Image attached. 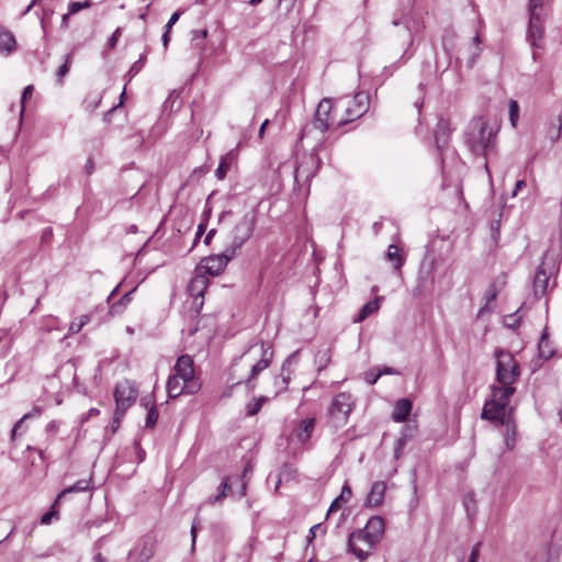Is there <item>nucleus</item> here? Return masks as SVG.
Returning a JSON list of instances; mask_svg holds the SVG:
<instances>
[{
  "mask_svg": "<svg viewBox=\"0 0 562 562\" xmlns=\"http://www.w3.org/2000/svg\"><path fill=\"white\" fill-rule=\"evenodd\" d=\"M384 520L380 516L371 517L363 529L349 537V548L360 560H366L380 542L384 533Z\"/></svg>",
  "mask_w": 562,
  "mask_h": 562,
  "instance_id": "f257e3e1",
  "label": "nucleus"
},
{
  "mask_svg": "<svg viewBox=\"0 0 562 562\" xmlns=\"http://www.w3.org/2000/svg\"><path fill=\"white\" fill-rule=\"evenodd\" d=\"M527 12L529 15L528 41L532 47L540 48L544 35V22L549 12L547 0H529Z\"/></svg>",
  "mask_w": 562,
  "mask_h": 562,
  "instance_id": "f03ea898",
  "label": "nucleus"
},
{
  "mask_svg": "<svg viewBox=\"0 0 562 562\" xmlns=\"http://www.w3.org/2000/svg\"><path fill=\"white\" fill-rule=\"evenodd\" d=\"M494 357L496 359V381L498 384H514L520 375V369L514 356L503 349H496Z\"/></svg>",
  "mask_w": 562,
  "mask_h": 562,
  "instance_id": "7ed1b4c3",
  "label": "nucleus"
},
{
  "mask_svg": "<svg viewBox=\"0 0 562 562\" xmlns=\"http://www.w3.org/2000/svg\"><path fill=\"white\" fill-rule=\"evenodd\" d=\"M493 130L487 123L474 121L468 133L467 143L474 154H485V150L493 144Z\"/></svg>",
  "mask_w": 562,
  "mask_h": 562,
  "instance_id": "20e7f679",
  "label": "nucleus"
},
{
  "mask_svg": "<svg viewBox=\"0 0 562 562\" xmlns=\"http://www.w3.org/2000/svg\"><path fill=\"white\" fill-rule=\"evenodd\" d=\"M137 389L130 380L119 382L114 390L115 398V422H119L124 416L125 412L136 401Z\"/></svg>",
  "mask_w": 562,
  "mask_h": 562,
  "instance_id": "39448f33",
  "label": "nucleus"
},
{
  "mask_svg": "<svg viewBox=\"0 0 562 562\" xmlns=\"http://www.w3.org/2000/svg\"><path fill=\"white\" fill-rule=\"evenodd\" d=\"M392 24L396 27L403 26V30H401L397 35L404 38L407 48L413 46L415 36L425 30L424 19L416 13H407L401 19H394Z\"/></svg>",
  "mask_w": 562,
  "mask_h": 562,
  "instance_id": "423d86ee",
  "label": "nucleus"
},
{
  "mask_svg": "<svg viewBox=\"0 0 562 562\" xmlns=\"http://www.w3.org/2000/svg\"><path fill=\"white\" fill-rule=\"evenodd\" d=\"M557 272L555 259L546 252L541 263L538 266L533 279V293L537 297L546 294L550 278Z\"/></svg>",
  "mask_w": 562,
  "mask_h": 562,
  "instance_id": "0eeeda50",
  "label": "nucleus"
},
{
  "mask_svg": "<svg viewBox=\"0 0 562 562\" xmlns=\"http://www.w3.org/2000/svg\"><path fill=\"white\" fill-rule=\"evenodd\" d=\"M321 167V159L315 153L303 154L299 158L294 179L299 186H308Z\"/></svg>",
  "mask_w": 562,
  "mask_h": 562,
  "instance_id": "6e6552de",
  "label": "nucleus"
},
{
  "mask_svg": "<svg viewBox=\"0 0 562 562\" xmlns=\"http://www.w3.org/2000/svg\"><path fill=\"white\" fill-rule=\"evenodd\" d=\"M234 256V250L225 249L223 254L205 257L195 267L196 271L202 272L207 278L217 277L225 270Z\"/></svg>",
  "mask_w": 562,
  "mask_h": 562,
  "instance_id": "1a4fd4ad",
  "label": "nucleus"
},
{
  "mask_svg": "<svg viewBox=\"0 0 562 562\" xmlns=\"http://www.w3.org/2000/svg\"><path fill=\"white\" fill-rule=\"evenodd\" d=\"M255 225V215L250 213L245 214L233 228L232 241L226 249L234 250L235 255L236 251L240 249L241 246L251 237Z\"/></svg>",
  "mask_w": 562,
  "mask_h": 562,
  "instance_id": "9d476101",
  "label": "nucleus"
},
{
  "mask_svg": "<svg viewBox=\"0 0 562 562\" xmlns=\"http://www.w3.org/2000/svg\"><path fill=\"white\" fill-rule=\"evenodd\" d=\"M342 105L345 115L337 121L338 126L361 117L369 109V95L366 92H358Z\"/></svg>",
  "mask_w": 562,
  "mask_h": 562,
  "instance_id": "9b49d317",
  "label": "nucleus"
},
{
  "mask_svg": "<svg viewBox=\"0 0 562 562\" xmlns=\"http://www.w3.org/2000/svg\"><path fill=\"white\" fill-rule=\"evenodd\" d=\"M355 407V402L351 394L341 392L337 394L330 404L329 414L337 425H345L348 420L349 414Z\"/></svg>",
  "mask_w": 562,
  "mask_h": 562,
  "instance_id": "f8f14e48",
  "label": "nucleus"
},
{
  "mask_svg": "<svg viewBox=\"0 0 562 562\" xmlns=\"http://www.w3.org/2000/svg\"><path fill=\"white\" fill-rule=\"evenodd\" d=\"M260 352H261V357L259 360H257L256 363L251 364L250 373L247 376V379L245 381H243V380L236 381L234 384L238 385V384L245 383L249 391H252L255 389L254 381L256 380V378L259 375L260 372H262L270 366L272 358H273V350L270 346H266L265 344H261Z\"/></svg>",
  "mask_w": 562,
  "mask_h": 562,
  "instance_id": "ddd939ff",
  "label": "nucleus"
},
{
  "mask_svg": "<svg viewBox=\"0 0 562 562\" xmlns=\"http://www.w3.org/2000/svg\"><path fill=\"white\" fill-rule=\"evenodd\" d=\"M333 111V100L329 98L323 99L315 111L313 125L322 133L329 130L333 125L337 124Z\"/></svg>",
  "mask_w": 562,
  "mask_h": 562,
  "instance_id": "4468645a",
  "label": "nucleus"
},
{
  "mask_svg": "<svg viewBox=\"0 0 562 562\" xmlns=\"http://www.w3.org/2000/svg\"><path fill=\"white\" fill-rule=\"evenodd\" d=\"M481 417L504 425L508 430L510 428L512 417L507 413V408L499 406L492 400L485 402Z\"/></svg>",
  "mask_w": 562,
  "mask_h": 562,
  "instance_id": "2eb2a0df",
  "label": "nucleus"
},
{
  "mask_svg": "<svg viewBox=\"0 0 562 562\" xmlns=\"http://www.w3.org/2000/svg\"><path fill=\"white\" fill-rule=\"evenodd\" d=\"M201 387L200 382H191L190 384L183 382L182 379L176 374L169 376L167 381V393L170 398H176L183 393L194 394Z\"/></svg>",
  "mask_w": 562,
  "mask_h": 562,
  "instance_id": "dca6fc26",
  "label": "nucleus"
},
{
  "mask_svg": "<svg viewBox=\"0 0 562 562\" xmlns=\"http://www.w3.org/2000/svg\"><path fill=\"white\" fill-rule=\"evenodd\" d=\"M297 361V352L291 353L281 367L280 375L274 378L276 393L274 396L285 392L288 390V385L291 381L293 369L292 364H295Z\"/></svg>",
  "mask_w": 562,
  "mask_h": 562,
  "instance_id": "f3484780",
  "label": "nucleus"
},
{
  "mask_svg": "<svg viewBox=\"0 0 562 562\" xmlns=\"http://www.w3.org/2000/svg\"><path fill=\"white\" fill-rule=\"evenodd\" d=\"M434 267L435 261L432 259L422 261L417 276V285L413 291L414 295H420L424 291L431 288L434 283Z\"/></svg>",
  "mask_w": 562,
  "mask_h": 562,
  "instance_id": "a211bd4d",
  "label": "nucleus"
},
{
  "mask_svg": "<svg viewBox=\"0 0 562 562\" xmlns=\"http://www.w3.org/2000/svg\"><path fill=\"white\" fill-rule=\"evenodd\" d=\"M209 286V278L195 270L194 277L191 279L188 285V292L190 296L194 299V305L201 307L203 305V295Z\"/></svg>",
  "mask_w": 562,
  "mask_h": 562,
  "instance_id": "6ab92c4d",
  "label": "nucleus"
},
{
  "mask_svg": "<svg viewBox=\"0 0 562 562\" xmlns=\"http://www.w3.org/2000/svg\"><path fill=\"white\" fill-rule=\"evenodd\" d=\"M173 371H175L173 374L180 376L183 382H187L189 384L191 382H199L195 379L193 360L188 355H183L178 358V360L173 367Z\"/></svg>",
  "mask_w": 562,
  "mask_h": 562,
  "instance_id": "aec40b11",
  "label": "nucleus"
},
{
  "mask_svg": "<svg viewBox=\"0 0 562 562\" xmlns=\"http://www.w3.org/2000/svg\"><path fill=\"white\" fill-rule=\"evenodd\" d=\"M315 428V418L308 417L302 419L297 426L293 429L291 438L300 443H305L311 438Z\"/></svg>",
  "mask_w": 562,
  "mask_h": 562,
  "instance_id": "412c9836",
  "label": "nucleus"
},
{
  "mask_svg": "<svg viewBox=\"0 0 562 562\" xmlns=\"http://www.w3.org/2000/svg\"><path fill=\"white\" fill-rule=\"evenodd\" d=\"M515 393V387L513 384H499L492 386V397L499 406H505L507 408L508 403L513 394Z\"/></svg>",
  "mask_w": 562,
  "mask_h": 562,
  "instance_id": "4be33fe9",
  "label": "nucleus"
},
{
  "mask_svg": "<svg viewBox=\"0 0 562 562\" xmlns=\"http://www.w3.org/2000/svg\"><path fill=\"white\" fill-rule=\"evenodd\" d=\"M505 285H506V274L501 273L491 282V284L486 289V291L484 293V299H485L486 303H485V306L480 310V313H482L487 307V305L497 297V295L505 288Z\"/></svg>",
  "mask_w": 562,
  "mask_h": 562,
  "instance_id": "5701e85b",
  "label": "nucleus"
},
{
  "mask_svg": "<svg viewBox=\"0 0 562 562\" xmlns=\"http://www.w3.org/2000/svg\"><path fill=\"white\" fill-rule=\"evenodd\" d=\"M450 122L440 117L435 128V142L439 150H442L449 143Z\"/></svg>",
  "mask_w": 562,
  "mask_h": 562,
  "instance_id": "b1692460",
  "label": "nucleus"
},
{
  "mask_svg": "<svg viewBox=\"0 0 562 562\" xmlns=\"http://www.w3.org/2000/svg\"><path fill=\"white\" fill-rule=\"evenodd\" d=\"M386 491V484L382 481H376L372 484L371 490L367 496L366 504L370 507H378L382 505Z\"/></svg>",
  "mask_w": 562,
  "mask_h": 562,
  "instance_id": "393cba45",
  "label": "nucleus"
},
{
  "mask_svg": "<svg viewBox=\"0 0 562 562\" xmlns=\"http://www.w3.org/2000/svg\"><path fill=\"white\" fill-rule=\"evenodd\" d=\"M413 404L407 398H401L395 403L392 412V418L396 423H403L407 419L412 412Z\"/></svg>",
  "mask_w": 562,
  "mask_h": 562,
  "instance_id": "a878e982",
  "label": "nucleus"
},
{
  "mask_svg": "<svg viewBox=\"0 0 562 562\" xmlns=\"http://www.w3.org/2000/svg\"><path fill=\"white\" fill-rule=\"evenodd\" d=\"M92 488L91 486V479H82V480H78L75 484H72L71 486L67 487V488H64L58 495H57V498L55 499V503H58L60 502L61 498H64L67 494L69 493H81V492H87V491H90Z\"/></svg>",
  "mask_w": 562,
  "mask_h": 562,
  "instance_id": "bb28decb",
  "label": "nucleus"
},
{
  "mask_svg": "<svg viewBox=\"0 0 562 562\" xmlns=\"http://www.w3.org/2000/svg\"><path fill=\"white\" fill-rule=\"evenodd\" d=\"M380 301L381 297H375L374 300L366 303L359 311L358 315L355 317V323H361L372 314L376 313L380 308Z\"/></svg>",
  "mask_w": 562,
  "mask_h": 562,
  "instance_id": "cd10ccee",
  "label": "nucleus"
},
{
  "mask_svg": "<svg viewBox=\"0 0 562 562\" xmlns=\"http://www.w3.org/2000/svg\"><path fill=\"white\" fill-rule=\"evenodd\" d=\"M155 553V544L149 539L144 540L140 544V547L135 548L134 550L130 551V557H134L137 554L142 558L143 561L149 562V560L154 557Z\"/></svg>",
  "mask_w": 562,
  "mask_h": 562,
  "instance_id": "c85d7f7f",
  "label": "nucleus"
},
{
  "mask_svg": "<svg viewBox=\"0 0 562 562\" xmlns=\"http://www.w3.org/2000/svg\"><path fill=\"white\" fill-rule=\"evenodd\" d=\"M16 47L14 35L8 30H0V52L10 54Z\"/></svg>",
  "mask_w": 562,
  "mask_h": 562,
  "instance_id": "c756f323",
  "label": "nucleus"
},
{
  "mask_svg": "<svg viewBox=\"0 0 562 562\" xmlns=\"http://www.w3.org/2000/svg\"><path fill=\"white\" fill-rule=\"evenodd\" d=\"M386 258L393 263L394 270H401L404 265V257L400 252V248L396 245H390L386 251Z\"/></svg>",
  "mask_w": 562,
  "mask_h": 562,
  "instance_id": "7c9ffc66",
  "label": "nucleus"
},
{
  "mask_svg": "<svg viewBox=\"0 0 562 562\" xmlns=\"http://www.w3.org/2000/svg\"><path fill=\"white\" fill-rule=\"evenodd\" d=\"M539 356L546 360L550 359L554 355V350L552 349L549 340L548 333L544 330L540 337L538 344Z\"/></svg>",
  "mask_w": 562,
  "mask_h": 562,
  "instance_id": "2f4dec72",
  "label": "nucleus"
},
{
  "mask_svg": "<svg viewBox=\"0 0 562 562\" xmlns=\"http://www.w3.org/2000/svg\"><path fill=\"white\" fill-rule=\"evenodd\" d=\"M234 159H235V154L233 151L227 153L226 155H224L221 158L220 165L215 170V176L218 180H222L225 178V176L228 171V168H229L231 164L234 161Z\"/></svg>",
  "mask_w": 562,
  "mask_h": 562,
  "instance_id": "473e14b6",
  "label": "nucleus"
},
{
  "mask_svg": "<svg viewBox=\"0 0 562 562\" xmlns=\"http://www.w3.org/2000/svg\"><path fill=\"white\" fill-rule=\"evenodd\" d=\"M134 291H135V289H133L131 292L125 293L116 303L111 304L109 313L111 315H119V314L123 313V311L126 308V306L131 302V300H132L131 295Z\"/></svg>",
  "mask_w": 562,
  "mask_h": 562,
  "instance_id": "72a5a7b5",
  "label": "nucleus"
},
{
  "mask_svg": "<svg viewBox=\"0 0 562 562\" xmlns=\"http://www.w3.org/2000/svg\"><path fill=\"white\" fill-rule=\"evenodd\" d=\"M352 495L351 488L346 484L341 488V493L336 497L329 506L328 514L337 510L342 503H347Z\"/></svg>",
  "mask_w": 562,
  "mask_h": 562,
  "instance_id": "f704fd0d",
  "label": "nucleus"
},
{
  "mask_svg": "<svg viewBox=\"0 0 562 562\" xmlns=\"http://www.w3.org/2000/svg\"><path fill=\"white\" fill-rule=\"evenodd\" d=\"M42 414L40 407H34L30 413H26L20 418L12 428L11 438L14 439L18 430L22 427L23 423L30 418L38 417Z\"/></svg>",
  "mask_w": 562,
  "mask_h": 562,
  "instance_id": "c9c22d12",
  "label": "nucleus"
},
{
  "mask_svg": "<svg viewBox=\"0 0 562 562\" xmlns=\"http://www.w3.org/2000/svg\"><path fill=\"white\" fill-rule=\"evenodd\" d=\"M520 321H521V316L519 315V310L516 311L515 313L505 315L503 318L504 326H506L507 328H510V329L518 328Z\"/></svg>",
  "mask_w": 562,
  "mask_h": 562,
  "instance_id": "e433bc0d",
  "label": "nucleus"
},
{
  "mask_svg": "<svg viewBox=\"0 0 562 562\" xmlns=\"http://www.w3.org/2000/svg\"><path fill=\"white\" fill-rule=\"evenodd\" d=\"M269 401L268 396H259L252 403L247 405V415L254 416L256 415L262 407V405Z\"/></svg>",
  "mask_w": 562,
  "mask_h": 562,
  "instance_id": "4c0bfd02",
  "label": "nucleus"
},
{
  "mask_svg": "<svg viewBox=\"0 0 562 562\" xmlns=\"http://www.w3.org/2000/svg\"><path fill=\"white\" fill-rule=\"evenodd\" d=\"M411 439V435L401 434V436L395 441L394 447V457L395 459H400L403 449L405 448L407 441Z\"/></svg>",
  "mask_w": 562,
  "mask_h": 562,
  "instance_id": "58836bf2",
  "label": "nucleus"
},
{
  "mask_svg": "<svg viewBox=\"0 0 562 562\" xmlns=\"http://www.w3.org/2000/svg\"><path fill=\"white\" fill-rule=\"evenodd\" d=\"M158 416L159 415H158L157 407L155 406V404H153L147 412V416H146V420H145L146 428H154L157 424Z\"/></svg>",
  "mask_w": 562,
  "mask_h": 562,
  "instance_id": "ea45409f",
  "label": "nucleus"
},
{
  "mask_svg": "<svg viewBox=\"0 0 562 562\" xmlns=\"http://www.w3.org/2000/svg\"><path fill=\"white\" fill-rule=\"evenodd\" d=\"M506 435H505V445L508 449H513L516 441V426L513 420H510V428L509 430L506 428Z\"/></svg>",
  "mask_w": 562,
  "mask_h": 562,
  "instance_id": "a19ab883",
  "label": "nucleus"
},
{
  "mask_svg": "<svg viewBox=\"0 0 562 562\" xmlns=\"http://www.w3.org/2000/svg\"><path fill=\"white\" fill-rule=\"evenodd\" d=\"M509 120L512 126L515 127L518 121L519 106L515 100H510L508 104Z\"/></svg>",
  "mask_w": 562,
  "mask_h": 562,
  "instance_id": "79ce46f5",
  "label": "nucleus"
},
{
  "mask_svg": "<svg viewBox=\"0 0 562 562\" xmlns=\"http://www.w3.org/2000/svg\"><path fill=\"white\" fill-rule=\"evenodd\" d=\"M316 361L318 363V370L325 369L328 366V363L330 362L329 351L328 350L319 351L317 353Z\"/></svg>",
  "mask_w": 562,
  "mask_h": 562,
  "instance_id": "37998d69",
  "label": "nucleus"
},
{
  "mask_svg": "<svg viewBox=\"0 0 562 562\" xmlns=\"http://www.w3.org/2000/svg\"><path fill=\"white\" fill-rule=\"evenodd\" d=\"M90 7H91V2L89 0H86L83 2H70L69 7H68V12L70 14H76L80 10L86 9V8H90Z\"/></svg>",
  "mask_w": 562,
  "mask_h": 562,
  "instance_id": "c03bdc74",
  "label": "nucleus"
},
{
  "mask_svg": "<svg viewBox=\"0 0 562 562\" xmlns=\"http://www.w3.org/2000/svg\"><path fill=\"white\" fill-rule=\"evenodd\" d=\"M69 60H70V55H67L66 56V59H65V63L58 68L57 72H56V76H57V81L59 83L63 82V78L68 74L69 71Z\"/></svg>",
  "mask_w": 562,
  "mask_h": 562,
  "instance_id": "a18cd8bd",
  "label": "nucleus"
},
{
  "mask_svg": "<svg viewBox=\"0 0 562 562\" xmlns=\"http://www.w3.org/2000/svg\"><path fill=\"white\" fill-rule=\"evenodd\" d=\"M33 86L29 85L24 88L23 92H22V97H21V112L24 111V103L25 101L32 97L33 94Z\"/></svg>",
  "mask_w": 562,
  "mask_h": 562,
  "instance_id": "49530a36",
  "label": "nucleus"
},
{
  "mask_svg": "<svg viewBox=\"0 0 562 562\" xmlns=\"http://www.w3.org/2000/svg\"><path fill=\"white\" fill-rule=\"evenodd\" d=\"M145 58L142 56L138 60H136L130 68L128 74L133 77L135 76L144 66Z\"/></svg>",
  "mask_w": 562,
  "mask_h": 562,
  "instance_id": "de8ad7c7",
  "label": "nucleus"
},
{
  "mask_svg": "<svg viewBox=\"0 0 562 562\" xmlns=\"http://www.w3.org/2000/svg\"><path fill=\"white\" fill-rule=\"evenodd\" d=\"M225 497H226L225 492H222V490H220V492L216 495L210 496L205 501V503L209 504V505H213V504L222 502Z\"/></svg>",
  "mask_w": 562,
  "mask_h": 562,
  "instance_id": "09e8293b",
  "label": "nucleus"
},
{
  "mask_svg": "<svg viewBox=\"0 0 562 562\" xmlns=\"http://www.w3.org/2000/svg\"><path fill=\"white\" fill-rule=\"evenodd\" d=\"M57 503H54L53 507H52V510L50 512H47L45 513L42 518H41V522L43 525H48L50 521H52V518L57 515V513L54 510V507L56 506Z\"/></svg>",
  "mask_w": 562,
  "mask_h": 562,
  "instance_id": "8fccbe9b",
  "label": "nucleus"
},
{
  "mask_svg": "<svg viewBox=\"0 0 562 562\" xmlns=\"http://www.w3.org/2000/svg\"><path fill=\"white\" fill-rule=\"evenodd\" d=\"M480 543H476L472 550H471V553H470V558H469V562H479V557H480Z\"/></svg>",
  "mask_w": 562,
  "mask_h": 562,
  "instance_id": "3c124183",
  "label": "nucleus"
},
{
  "mask_svg": "<svg viewBox=\"0 0 562 562\" xmlns=\"http://www.w3.org/2000/svg\"><path fill=\"white\" fill-rule=\"evenodd\" d=\"M120 34H121V30L120 29H116L113 32V34L111 35V37L108 41V45H109L110 48H113L116 45Z\"/></svg>",
  "mask_w": 562,
  "mask_h": 562,
  "instance_id": "603ef678",
  "label": "nucleus"
},
{
  "mask_svg": "<svg viewBox=\"0 0 562 562\" xmlns=\"http://www.w3.org/2000/svg\"><path fill=\"white\" fill-rule=\"evenodd\" d=\"M82 323H79V322H72L70 325H69V329H68V333L70 335L72 334H77L79 333L81 329H82Z\"/></svg>",
  "mask_w": 562,
  "mask_h": 562,
  "instance_id": "864d4df0",
  "label": "nucleus"
},
{
  "mask_svg": "<svg viewBox=\"0 0 562 562\" xmlns=\"http://www.w3.org/2000/svg\"><path fill=\"white\" fill-rule=\"evenodd\" d=\"M526 187V181L525 180H518L515 184V189L512 193V196H516L518 194V192Z\"/></svg>",
  "mask_w": 562,
  "mask_h": 562,
  "instance_id": "5fc2aeb1",
  "label": "nucleus"
},
{
  "mask_svg": "<svg viewBox=\"0 0 562 562\" xmlns=\"http://www.w3.org/2000/svg\"><path fill=\"white\" fill-rule=\"evenodd\" d=\"M229 488H231L229 477L225 476L221 483L220 490H222V492H225V494L227 495V492L229 491Z\"/></svg>",
  "mask_w": 562,
  "mask_h": 562,
  "instance_id": "6e6d98bb",
  "label": "nucleus"
},
{
  "mask_svg": "<svg viewBox=\"0 0 562 562\" xmlns=\"http://www.w3.org/2000/svg\"><path fill=\"white\" fill-rule=\"evenodd\" d=\"M196 530H198V521L194 520L192 524V527H191L192 547H194V544H195Z\"/></svg>",
  "mask_w": 562,
  "mask_h": 562,
  "instance_id": "4d7b16f0",
  "label": "nucleus"
},
{
  "mask_svg": "<svg viewBox=\"0 0 562 562\" xmlns=\"http://www.w3.org/2000/svg\"><path fill=\"white\" fill-rule=\"evenodd\" d=\"M181 13H182L181 11H177V12L172 13L167 23H169L170 25L173 26V24H176L177 21L179 20Z\"/></svg>",
  "mask_w": 562,
  "mask_h": 562,
  "instance_id": "13d9d810",
  "label": "nucleus"
},
{
  "mask_svg": "<svg viewBox=\"0 0 562 562\" xmlns=\"http://www.w3.org/2000/svg\"><path fill=\"white\" fill-rule=\"evenodd\" d=\"M53 14L52 10L43 9V16L41 18V23L43 29H45V21L47 18H49Z\"/></svg>",
  "mask_w": 562,
  "mask_h": 562,
  "instance_id": "bf43d9fd",
  "label": "nucleus"
},
{
  "mask_svg": "<svg viewBox=\"0 0 562 562\" xmlns=\"http://www.w3.org/2000/svg\"><path fill=\"white\" fill-rule=\"evenodd\" d=\"M100 524H101V521H97V520H88V521H86V522H85L83 528H86V529H90V528H92V527H99V526H100Z\"/></svg>",
  "mask_w": 562,
  "mask_h": 562,
  "instance_id": "052dcab7",
  "label": "nucleus"
},
{
  "mask_svg": "<svg viewBox=\"0 0 562 562\" xmlns=\"http://www.w3.org/2000/svg\"><path fill=\"white\" fill-rule=\"evenodd\" d=\"M268 124H269V120H268V119H267V120H265V121H263V123L261 124V126H260V128H259V133H258V135H259V137H260V138H262V137H263V135H265V131H266V127H267V125H268Z\"/></svg>",
  "mask_w": 562,
  "mask_h": 562,
  "instance_id": "680f3d73",
  "label": "nucleus"
},
{
  "mask_svg": "<svg viewBox=\"0 0 562 562\" xmlns=\"http://www.w3.org/2000/svg\"><path fill=\"white\" fill-rule=\"evenodd\" d=\"M40 1H41V0H32V2H31V3L25 8V10L23 11L22 15L27 14L34 5H36V4H38V3H40Z\"/></svg>",
  "mask_w": 562,
  "mask_h": 562,
  "instance_id": "e2e57ef3",
  "label": "nucleus"
},
{
  "mask_svg": "<svg viewBox=\"0 0 562 562\" xmlns=\"http://www.w3.org/2000/svg\"><path fill=\"white\" fill-rule=\"evenodd\" d=\"M46 430L47 431H52V432H55L57 430V424L55 420H52L50 423L47 424L46 426Z\"/></svg>",
  "mask_w": 562,
  "mask_h": 562,
  "instance_id": "0e129e2a",
  "label": "nucleus"
},
{
  "mask_svg": "<svg viewBox=\"0 0 562 562\" xmlns=\"http://www.w3.org/2000/svg\"><path fill=\"white\" fill-rule=\"evenodd\" d=\"M70 15L71 14L69 12H67L66 14L63 15L61 27L66 29L68 26V21H69Z\"/></svg>",
  "mask_w": 562,
  "mask_h": 562,
  "instance_id": "69168bd1",
  "label": "nucleus"
},
{
  "mask_svg": "<svg viewBox=\"0 0 562 562\" xmlns=\"http://www.w3.org/2000/svg\"><path fill=\"white\" fill-rule=\"evenodd\" d=\"M240 481V497L241 496H245L246 495V488H247V484L246 482L243 480V477L239 479Z\"/></svg>",
  "mask_w": 562,
  "mask_h": 562,
  "instance_id": "338daca9",
  "label": "nucleus"
},
{
  "mask_svg": "<svg viewBox=\"0 0 562 562\" xmlns=\"http://www.w3.org/2000/svg\"><path fill=\"white\" fill-rule=\"evenodd\" d=\"M93 562H106V560L100 552H98L93 557Z\"/></svg>",
  "mask_w": 562,
  "mask_h": 562,
  "instance_id": "774afa93",
  "label": "nucleus"
}]
</instances>
